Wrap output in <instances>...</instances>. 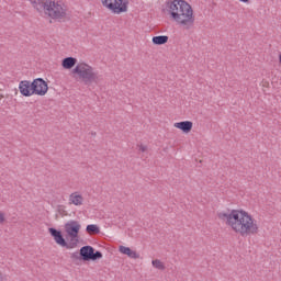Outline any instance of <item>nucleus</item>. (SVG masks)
Instances as JSON below:
<instances>
[{
	"mask_svg": "<svg viewBox=\"0 0 281 281\" xmlns=\"http://www.w3.org/2000/svg\"><path fill=\"white\" fill-rule=\"evenodd\" d=\"M217 217L220 221H225L226 225L232 228L235 234L243 236V238L256 236V234L260 232L258 221L247 211L232 210L228 213L220 212L217 213Z\"/></svg>",
	"mask_w": 281,
	"mask_h": 281,
	"instance_id": "1",
	"label": "nucleus"
},
{
	"mask_svg": "<svg viewBox=\"0 0 281 281\" xmlns=\"http://www.w3.org/2000/svg\"><path fill=\"white\" fill-rule=\"evenodd\" d=\"M166 10L179 25L190 30L194 25V11L184 0H170L166 2Z\"/></svg>",
	"mask_w": 281,
	"mask_h": 281,
	"instance_id": "2",
	"label": "nucleus"
},
{
	"mask_svg": "<svg viewBox=\"0 0 281 281\" xmlns=\"http://www.w3.org/2000/svg\"><path fill=\"white\" fill-rule=\"evenodd\" d=\"M31 4L37 12H44L50 19H64L67 15V10L61 1L31 0Z\"/></svg>",
	"mask_w": 281,
	"mask_h": 281,
	"instance_id": "3",
	"label": "nucleus"
},
{
	"mask_svg": "<svg viewBox=\"0 0 281 281\" xmlns=\"http://www.w3.org/2000/svg\"><path fill=\"white\" fill-rule=\"evenodd\" d=\"M72 74H78L79 78L83 80L85 85H100V82H102V75L93 71V67L86 63L78 64L72 69Z\"/></svg>",
	"mask_w": 281,
	"mask_h": 281,
	"instance_id": "4",
	"label": "nucleus"
},
{
	"mask_svg": "<svg viewBox=\"0 0 281 281\" xmlns=\"http://www.w3.org/2000/svg\"><path fill=\"white\" fill-rule=\"evenodd\" d=\"M101 3L113 14L128 12V0H101Z\"/></svg>",
	"mask_w": 281,
	"mask_h": 281,
	"instance_id": "5",
	"label": "nucleus"
},
{
	"mask_svg": "<svg viewBox=\"0 0 281 281\" xmlns=\"http://www.w3.org/2000/svg\"><path fill=\"white\" fill-rule=\"evenodd\" d=\"M80 223L78 221H69L65 224L66 234L70 237L71 240H76L78 238V234L80 232Z\"/></svg>",
	"mask_w": 281,
	"mask_h": 281,
	"instance_id": "6",
	"label": "nucleus"
},
{
	"mask_svg": "<svg viewBox=\"0 0 281 281\" xmlns=\"http://www.w3.org/2000/svg\"><path fill=\"white\" fill-rule=\"evenodd\" d=\"M33 85V93L35 95H45L49 89L47 83L43 80V78H37L32 81Z\"/></svg>",
	"mask_w": 281,
	"mask_h": 281,
	"instance_id": "7",
	"label": "nucleus"
},
{
	"mask_svg": "<svg viewBox=\"0 0 281 281\" xmlns=\"http://www.w3.org/2000/svg\"><path fill=\"white\" fill-rule=\"evenodd\" d=\"M19 90H20L21 95H24V98H30L32 95H35L33 92L34 87H33L32 82L29 80L20 81Z\"/></svg>",
	"mask_w": 281,
	"mask_h": 281,
	"instance_id": "8",
	"label": "nucleus"
},
{
	"mask_svg": "<svg viewBox=\"0 0 281 281\" xmlns=\"http://www.w3.org/2000/svg\"><path fill=\"white\" fill-rule=\"evenodd\" d=\"M48 232L57 245H60V247H67V241L65 240V237H63V233L60 231L56 228H49Z\"/></svg>",
	"mask_w": 281,
	"mask_h": 281,
	"instance_id": "9",
	"label": "nucleus"
},
{
	"mask_svg": "<svg viewBox=\"0 0 281 281\" xmlns=\"http://www.w3.org/2000/svg\"><path fill=\"white\" fill-rule=\"evenodd\" d=\"M93 251H95V249H93V247H91V246L81 247L80 248L81 260H85L86 262L91 260V258L93 256Z\"/></svg>",
	"mask_w": 281,
	"mask_h": 281,
	"instance_id": "10",
	"label": "nucleus"
},
{
	"mask_svg": "<svg viewBox=\"0 0 281 281\" xmlns=\"http://www.w3.org/2000/svg\"><path fill=\"white\" fill-rule=\"evenodd\" d=\"M69 203H70V205H76V206L83 205L85 198L79 192H72L69 195Z\"/></svg>",
	"mask_w": 281,
	"mask_h": 281,
	"instance_id": "11",
	"label": "nucleus"
},
{
	"mask_svg": "<svg viewBox=\"0 0 281 281\" xmlns=\"http://www.w3.org/2000/svg\"><path fill=\"white\" fill-rule=\"evenodd\" d=\"M119 251L121 254H124L125 256H128V258H133L134 260L139 259V254L130 247L126 246H120Z\"/></svg>",
	"mask_w": 281,
	"mask_h": 281,
	"instance_id": "12",
	"label": "nucleus"
},
{
	"mask_svg": "<svg viewBox=\"0 0 281 281\" xmlns=\"http://www.w3.org/2000/svg\"><path fill=\"white\" fill-rule=\"evenodd\" d=\"M78 64V59L76 57H66L61 61V67L64 69H74Z\"/></svg>",
	"mask_w": 281,
	"mask_h": 281,
	"instance_id": "13",
	"label": "nucleus"
},
{
	"mask_svg": "<svg viewBox=\"0 0 281 281\" xmlns=\"http://www.w3.org/2000/svg\"><path fill=\"white\" fill-rule=\"evenodd\" d=\"M175 127L179 128L182 133H190L192 131V122L191 121H182L175 123Z\"/></svg>",
	"mask_w": 281,
	"mask_h": 281,
	"instance_id": "14",
	"label": "nucleus"
},
{
	"mask_svg": "<svg viewBox=\"0 0 281 281\" xmlns=\"http://www.w3.org/2000/svg\"><path fill=\"white\" fill-rule=\"evenodd\" d=\"M154 45H166L168 43V36L167 35H158L153 37Z\"/></svg>",
	"mask_w": 281,
	"mask_h": 281,
	"instance_id": "15",
	"label": "nucleus"
},
{
	"mask_svg": "<svg viewBox=\"0 0 281 281\" xmlns=\"http://www.w3.org/2000/svg\"><path fill=\"white\" fill-rule=\"evenodd\" d=\"M86 231L88 232V234H100V227H98V225L95 224H89L86 227Z\"/></svg>",
	"mask_w": 281,
	"mask_h": 281,
	"instance_id": "16",
	"label": "nucleus"
},
{
	"mask_svg": "<svg viewBox=\"0 0 281 281\" xmlns=\"http://www.w3.org/2000/svg\"><path fill=\"white\" fill-rule=\"evenodd\" d=\"M151 265H153V267H155V269H159V271H165L166 270V266L159 259L153 260Z\"/></svg>",
	"mask_w": 281,
	"mask_h": 281,
	"instance_id": "17",
	"label": "nucleus"
},
{
	"mask_svg": "<svg viewBox=\"0 0 281 281\" xmlns=\"http://www.w3.org/2000/svg\"><path fill=\"white\" fill-rule=\"evenodd\" d=\"M100 258H102V252H100L99 250L92 251L91 260H100Z\"/></svg>",
	"mask_w": 281,
	"mask_h": 281,
	"instance_id": "18",
	"label": "nucleus"
},
{
	"mask_svg": "<svg viewBox=\"0 0 281 281\" xmlns=\"http://www.w3.org/2000/svg\"><path fill=\"white\" fill-rule=\"evenodd\" d=\"M70 258H71V260H80V258H82V257L80 256V252H72L70 255Z\"/></svg>",
	"mask_w": 281,
	"mask_h": 281,
	"instance_id": "19",
	"label": "nucleus"
},
{
	"mask_svg": "<svg viewBox=\"0 0 281 281\" xmlns=\"http://www.w3.org/2000/svg\"><path fill=\"white\" fill-rule=\"evenodd\" d=\"M138 150L140 153H146L148 150V147L146 145H138Z\"/></svg>",
	"mask_w": 281,
	"mask_h": 281,
	"instance_id": "20",
	"label": "nucleus"
},
{
	"mask_svg": "<svg viewBox=\"0 0 281 281\" xmlns=\"http://www.w3.org/2000/svg\"><path fill=\"white\" fill-rule=\"evenodd\" d=\"M5 222V214L0 212V224Z\"/></svg>",
	"mask_w": 281,
	"mask_h": 281,
	"instance_id": "21",
	"label": "nucleus"
},
{
	"mask_svg": "<svg viewBox=\"0 0 281 281\" xmlns=\"http://www.w3.org/2000/svg\"><path fill=\"white\" fill-rule=\"evenodd\" d=\"M0 281H5V277H3V273L0 272Z\"/></svg>",
	"mask_w": 281,
	"mask_h": 281,
	"instance_id": "22",
	"label": "nucleus"
}]
</instances>
